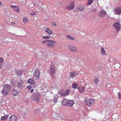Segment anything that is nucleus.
<instances>
[{
	"label": "nucleus",
	"instance_id": "f257e3e1",
	"mask_svg": "<svg viewBox=\"0 0 121 121\" xmlns=\"http://www.w3.org/2000/svg\"><path fill=\"white\" fill-rule=\"evenodd\" d=\"M54 63L52 62L49 67V69L48 71V72L51 76L54 75L55 73V69L54 67Z\"/></svg>",
	"mask_w": 121,
	"mask_h": 121
},
{
	"label": "nucleus",
	"instance_id": "f03ea898",
	"mask_svg": "<svg viewBox=\"0 0 121 121\" xmlns=\"http://www.w3.org/2000/svg\"><path fill=\"white\" fill-rule=\"evenodd\" d=\"M11 88V86L8 84L5 85L3 87V89L2 91V94L5 96L7 95L9 92Z\"/></svg>",
	"mask_w": 121,
	"mask_h": 121
},
{
	"label": "nucleus",
	"instance_id": "7ed1b4c3",
	"mask_svg": "<svg viewBox=\"0 0 121 121\" xmlns=\"http://www.w3.org/2000/svg\"><path fill=\"white\" fill-rule=\"evenodd\" d=\"M40 95L37 93H35L30 97L31 99L35 100L38 103L39 101Z\"/></svg>",
	"mask_w": 121,
	"mask_h": 121
},
{
	"label": "nucleus",
	"instance_id": "20e7f679",
	"mask_svg": "<svg viewBox=\"0 0 121 121\" xmlns=\"http://www.w3.org/2000/svg\"><path fill=\"white\" fill-rule=\"evenodd\" d=\"M40 72L38 69H37L35 71L33 75V77L35 79H38L39 78Z\"/></svg>",
	"mask_w": 121,
	"mask_h": 121
},
{
	"label": "nucleus",
	"instance_id": "39448f33",
	"mask_svg": "<svg viewBox=\"0 0 121 121\" xmlns=\"http://www.w3.org/2000/svg\"><path fill=\"white\" fill-rule=\"evenodd\" d=\"M106 12H105L104 10H102L99 11L98 13V15L99 17L103 18L106 14Z\"/></svg>",
	"mask_w": 121,
	"mask_h": 121
},
{
	"label": "nucleus",
	"instance_id": "423d86ee",
	"mask_svg": "<svg viewBox=\"0 0 121 121\" xmlns=\"http://www.w3.org/2000/svg\"><path fill=\"white\" fill-rule=\"evenodd\" d=\"M113 26L115 27L117 31H118L120 30L121 26L119 22H116L113 24Z\"/></svg>",
	"mask_w": 121,
	"mask_h": 121
},
{
	"label": "nucleus",
	"instance_id": "0eeeda50",
	"mask_svg": "<svg viewBox=\"0 0 121 121\" xmlns=\"http://www.w3.org/2000/svg\"><path fill=\"white\" fill-rule=\"evenodd\" d=\"M94 101L92 99H90L88 100L86 102V104L89 106L92 105L94 104Z\"/></svg>",
	"mask_w": 121,
	"mask_h": 121
},
{
	"label": "nucleus",
	"instance_id": "6e6552de",
	"mask_svg": "<svg viewBox=\"0 0 121 121\" xmlns=\"http://www.w3.org/2000/svg\"><path fill=\"white\" fill-rule=\"evenodd\" d=\"M114 12L117 15L121 14V7H118L116 8L114 10Z\"/></svg>",
	"mask_w": 121,
	"mask_h": 121
},
{
	"label": "nucleus",
	"instance_id": "1a4fd4ad",
	"mask_svg": "<svg viewBox=\"0 0 121 121\" xmlns=\"http://www.w3.org/2000/svg\"><path fill=\"white\" fill-rule=\"evenodd\" d=\"M27 82L30 84L31 85L35 86L36 85L35 81L32 78H30L28 80Z\"/></svg>",
	"mask_w": 121,
	"mask_h": 121
},
{
	"label": "nucleus",
	"instance_id": "9d476101",
	"mask_svg": "<svg viewBox=\"0 0 121 121\" xmlns=\"http://www.w3.org/2000/svg\"><path fill=\"white\" fill-rule=\"evenodd\" d=\"M22 85L23 82L22 81L20 80H19L18 83L16 84L15 86H17V87L19 88H20L22 87Z\"/></svg>",
	"mask_w": 121,
	"mask_h": 121
},
{
	"label": "nucleus",
	"instance_id": "9b49d317",
	"mask_svg": "<svg viewBox=\"0 0 121 121\" xmlns=\"http://www.w3.org/2000/svg\"><path fill=\"white\" fill-rule=\"evenodd\" d=\"M53 41V42L49 41L48 42V43L47 44V47H52L54 46L55 44L54 43H55V42L54 41Z\"/></svg>",
	"mask_w": 121,
	"mask_h": 121
},
{
	"label": "nucleus",
	"instance_id": "f8f14e48",
	"mask_svg": "<svg viewBox=\"0 0 121 121\" xmlns=\"http://www.w3.org/2000/svg\"><path fill=\"white\" fill-rule=\"evenodd\" d=\"M74 4L73 3L71 4L66 8V9L68 10H72L74 8Z\"/></svg>",
	"mask_w": 121,
	"mask_h": 121
},
{
	"label": "nucleus",
	"instance_id": "ddd939ff",
	"mask_svg": "<svg viewBox=\"0 0 121 121\" xmlns=\"http://www.w3.org/2000/svg\"><path fill=\"white\" fill-rule=\"evenodd\" d=\"M70 92V90L69 89L66 90L65 91H63L61 94V95L62 96H66L68 95Z\"/></svg>",
	"mask_w": 121,
	"mask_h": 121
},
{
	"label": "nucleus",
	"instance_id": "4468645a",
	"mask_svg": "<svg viewBox=\"0 0 121 121\" xmlns=\"http://www.w3.org/2000/svg\"><path fill=\"white\" fill-rule=\"evenodd\" d=\"M17 118L16 116L14 115H12L9 118V120L10 121H16Z\"/></svg>",
	"mask_w": 121,
	"mask_h": 121
},
{
	"label": "nucleus",
	"instance_id": "2eb2a0df",
	"mask_svg": "<svg viewBox=\"0 0 121 121\" xmlns=\"http://www.w3.org/2000/svg\"><path fill=\"white\" fill-rule=\"evenodd\" d=\"M69 48L70 49V51L73 52H76L77 50L76 48L74 46H70L69 47Z\"/></svg>",
	"mask_w": 121,
	"mask_h": 121
},
{
	"label": "nucleus",
	"instance_id": "dca6fc26",
	"mask_svg": "<svg viewBox=\"0 0 121 121\" xmlns=\"http://www.w3.org/2000/svg\"><path fill=\"white\" fill-rule=\"evenodd\" d=\"M74 104V101L73 100H68L67 106H68L71 107L73 106Z\"/></svg>",
	"mask_w": 121,
	"mask_h": 121
},
{
	"label": "nucleus",
	"instance_id": "f3484780",
	"mask_svg": "<svg viewBox=\"0 0 121 121\" xmlns=\"http://www.w3.org/2000/svg\"><path fill=\"white\" fill-rule=\"evenodd\" d=\"M77 74V72L75 71L72 72L70 74V76L71 78H73Z\"/></svg>",
	"mask_w": 121,
	"mask_h": 121
},
{
	"label": "nucleus",
	"instance_id": "a211bd4d",
	"mask_svg": "<svg viewBox=\"0 0 121 121\" xmlns=\"http://www.w3.org/2000/svg\"><path fill=\"white\" fill-rule=\"evenodd\" d=\"M18 91L15 89H13L12 91V94L13 95L15 96L17 95H18Z\"/></svg>",
	"mask_w": 121,
	"mask_h": 121
},
{
	"label": "nucleus",
	"instance_id": "6ab92c4d",
	"mask_svg": "<svg viewBox=\"0 0 121 121\" xmlns=\"http://www.w3.org/2000/svg\"><path fill=\"white\" fill-rule=\"evenodd\" d=\"M17 82V80L14 79L11 80L10 81V84L12 86H16V84L15 83Z\"/></svg>",
	"mask_w": 121,
	"mask_h": 121
},
{
	"label": "nucleus",
	"instance_id": "aec40b11",
	"mask_svg": "<svg viewBox=\"0 0 121 121\" xmlns=\"http://www.w3.org/2000/svg\"><path fill=\"white\" fill-rule=\"evenodd\" d=\"M68 100L66 99H64L61 102V105H67V104Z\"/></svg>",
	"mask_w": 121,
	"mask_h": 121
},
{
	"label": "nucleus",
	"instance_id": "412c9836",
	"mask_svg": "<svg viewBox=\"0 0 121 121\" xmlns=\"http://www.w3.org/2000/svg\"><path fill=\"white\" fill-rule=\"evenodd\" d=\"M45 31L49 35H50L52 32V31L49 28H47L46 29Z\"/></svg>",
	"mask_w": 121,
	"mask_h": 121
},
{
	"label": "nucleus",
	"instance_id": "4be33fe9",
	"mask_svg": "<svg viewBox=\"0 0 121 121\" xmlns=\"http://www.w3.org/2000/svg\"><path fill=\"white\" fill-rule=\"evenodd\" d=\"M8 117L9 116L8 115H5L4 116L1 117V120L3 121H4L5 120H6Z\"/></svg>",
	"mask_w": 121,
	"mask_h": 121
},
{
	"label": "nucleus",
	"instance_id": "5701e85b",
	"mask_svg": "<svg viewBox=\"0 0 121 121\" xmlns=\"http://www.w3.org/2000/svg\"><path fill=\"white\" fill-rule=\"evenodd\" d=\"M77 9L81 11H83L84 10V8L83 6H81L79 7Z\"/></svg>",
	"mask_w": 121,
	"mask_h": 121
},
{
	"label": "nucleus",
	"instance_id": "b1692460",
	"mask_svg": "<svg viewBox=\"0 0 121 121\" xmlns=\"http://www.w3.org/2000/svg\"><path fill=\"white\" fill-rule=\"evenodd\" d=\"M78 89L79 91L81 92L84 90L85 87H78Z\"/></svg>",
	"mask_w": 121,
	"mask_h": 121
},
{
	"label": "nucleus",
	"instance_id": "393cba45",
	"mask_svg": "<svg viewBox=\"0 0 121 121\" xmlns=\"http://www.w3.org/2000/svg\"><path fill=\"white\" fill-rule=\"evenodd\" d=\"M101 53L102 55H104L105 53V51L103 47L101 48Z\"/></svg>",
	"mask_w": 121,
	"mask_h": 121
},
{
	"label": "nucleus",
	"instance_id": "a878e982",
	"mask_svg": "<svg viewBox=\"0 0 121 121\" xmlns=\"http://www.w3.org/2000/svg\"><path fill=\"white\" fill-rule=\"evenodd\" d=\"M15 72L17 75H18L20 76L22 74V71H20L18 70V71H16Z\"/></svg>",
	"mask_w": 121,
	"mask_h": 121
},
{
	"label": "nucleus",
	"instance_id": "bb28decb",
	"mask_svg": "<svg viewBox=\"0 0 121 121\" xmlns=\"http://www.w3.org/2000/svg\"><path fill=\"white\" fill-rule=\"evenodd\" d=\"M49 41L53 42V40H46L45 41H43L42 42V43H48Z\"/></svg>",
	"mask_w": 121,
	"mask_h": 121
},
{
	"label": "nucleus",
	"instance_id": "cd10ccee",
	"mask_svg": "<svg viewBox=\"0 0 121 121\" xmlns=\"http://www.w3.org/2000/svg\"><path fill=\"white\" fill-rule=\"evenodd\" d=\"M94 82L95 84L96 85L99 82V80L97 78H96L94 80Z\"/></svg>",
	"mask_w": 121,
	"mask_h": 121
},
{
	"label": "nucleus",
	"instance_id": "c85d7f7f",
	"mask_svg": "<svg viewBox=\"0 0 121 121\" xmlns=\"http://www.w3.org/2000/svg\"><path fill=\"white\" fill-rule=\"evenodd\" d=\"M93 1V0H88L87 5H91Z\"/></svg>",
	"mask_w": 121,
	"mask_h": 121
},
{
	"label": "nucleus",
	"instance_id": "c756f323",
	"mask_svg": "<svg viewBox=\"0 0 121 121\" xmlns=\"http://www.w3.org/2000/svg\"><path fill=\"white\" fill-rule=\"evenodd\" d=\"M27 18L26 17H24L23 19V22L24 23H26L27 22Z\"/></svg>",
	"mask_w": 121,
	"mask_h": 121
},
{
	"label": "nucleus",
	"instance_id": "7c9ffc66",
	"mask_svg": "<svg viewBox=\"0 0 121 121\" xmlns=\"http://www.w3.org/2000/svg\"><path fill=\"white\" fill-rule=\"evenodd\" d=\"M78 86L77 84L74 83L72 84V87L73 88H76Z\"/></svg>",
	"mask_w": 121,
	"mask_h": 121
},
{
	"label": "nucleus",
	"instance_id": "2f4dec72",
	"mask_svg": "<svg viewBox=\"0 0 121 121\" xmlns=\"http://www.w3.org/2000/svg\"><path fill=\"white\" fill-rule=\"evenodd\" d=\"M14 10V11L17 12H18L19 10L18 7L17 6H16Z\"/></svg>",
	"mask_w": 121,
	"mask_h": 121
},
{
	"label": "nucleus",
	"instance_id": "473e14b6",
	"mask_svg": "<svg viewBox=\"0 0 121 121\" xmlns=\"http://www.w3.org/2000/svg\"><path fill=\"white\" fill-rule=\"evenodd\" d=\"M66 37L72 40H74V38L71 37V36L70 35H68L66 36Z\"/></svg>",
	"mask_w": 121,
	"mask_h": 121
},
{
	"label": "nucleus",
	"instance_id": "72a5a7b5",
	"mask_svg": "<svg viewBox=\"0 0 121 121\" xmlns=\"http://www.w3.org/2000/svg\"><path fill=\"white\" fill-rule=\"evenodd\" d=\"M43 38L44 39H49L50 38V36H43Z\"/></svg>",
	"mask_w": 121,
	"mask_h": 121
},
{
	"label": "nucleus",
	"instance_id": "f704fd0d",
	"mask_svg": "<svg viewBox=\"0 0 121 121\" xmlns=\"http://www.w3.org/2000/svg\"><path fill=\"white\" fill-rule=\"evenodd\" d=\"M4 61V59L3 58L0 57V64H2V63Z\"/></svg>",
	"mask_w": 121,
	"mask_h": 121
},
{
	"label": "nucleus",
	"instance_id": "c9c22d12",
	"mask_svg": "<svg viewBox=\"0 0 121 121\" xmlns=\"http://www.w3.org/2000/svg\"><path fill=\"white\" fill-rule=\"evenodd\" d=\"M75 33L78 35H80V33L79 32V31L78 30H77L75 31Z\"/></svg>",
	"mask_w": 121,
	"mask_h": 121
},
{
	"label": "nucleus",
	"instance_id": "e433bc0d",
	"mask_svg": "<svg viewBox=\"0 0 121 121\" xmlns=\"http://www.w3.org/2000/svg\"><path fill=\"white\" fill-rule=\"evenodd\" d=\"M117 94L118 98L120 99H121V93L120 92H119Z\"/></svg>",
	"mask_w": 121,
	"mask_h": 121
},
{
	"label": "nucleus",
	"instance_id": "4c0bfd02",
	"mask_svg": "<svg viewBox=\"0 0 121 121\" xmlns=\"http://www.w3.org/2000/svg\"><path fill=\"white\" fill-rule=\"evenodd\" d=\"M37 13V11H35L33 13H30V14L31 15H35Z\"/></svg>",
	"mask_w": 121,
	"mask_h": 121
},
{
	"label": "nucleus",
	"instance_id": "58836bf2",
	"mask_svg": "<svg viewBox=\"0 0 121 121\" xmlns=\"http://www.w3.org/2000/svg\"><path fill=\"white\" fill-rule=\"evenodd\" d=\"M80 33V34H81L82 36H83L85 35V33L84 32H81Z\"/></svg>",
	"mask_w": 121,
	"mask_h": 121
},
{
	"label": "nucleus",
	"instance_id": "ea45409f",
	"mask_svg": "<svg viewBox=\"0 0 121 121\" xmlns=\"http://www.w3.org/2000/svg\"><path fill=\"white\" fill-rule=\"evenodd\" d=\"M52 76V77H51L53 81H55V77L54 76V75Z\"/></svg>",
	"mask_w": 121,
	"mask_h": 121
},
{
	"label": "nucleus",
	"instance_id": "a19ab883",
	"mask_svg": "<svg viewBox=\"0 0 121 121\" xmlns=\"http://www.w3.org/2000/svg\"><path fill=\"white\" fill-rule=\"evenodd\" d=\"M53 100L54 102L55 103H56L57 102V99L56 98H54Z\"/></svg>",
	"mask_w": 121,
	"mask_h": 121
},
{
	"label": "nucleus",
	"instance_id": "79ce46f5",
	"mask_svg": "<svg viewBox=\"0 0 121 121\" xmlns=\"http://www.w3.org/2000/svg\"><path fill=\"white\" fill-rule=\"evenodd\" d=\"M91 11H92V12H95L96 11H97L96 9H91Z\"/></svg>",
	"mask_w": 121,
	"mask_h": 121
},
{
	"label": "nucleus",
	"instance_id": "37998d69",
	"mask_svg": "<svg viewBox=\"0 0 121 121\" xmlns=\"http://www.w3.org/2000/svg\"><path fill=\"white\" fill-rule=\"evenodd\" d=\"M52 25L54 26H55L56 24L54 22H52Z\"/></svg>",
	"mask_w": 121,
	"mask_h": 121
},
{
	"label": "nucleus",
	"instance_id": "c03bdc74",
	"mask_svg": "<svg viewBox=\"0 0 121 121\" xmlns=\"http://www.w3.org/2000/svg\"><path fill=\"white\" fill-rule=\"evenodd\" d=\"M10 6H11V7H12L14 9L16 7V6H16V5L14 6V5H11Z\"/></svg>",
	"mask_w": 121,
	"mask_h": 121
},
{
	"label": "nucleus",
	"instance_id": "a18cd8bd",
	"mask_svg": "<svg viewBox=\"0 0 121 121\" xmlns=\"http://www.w3.org/2000/svg\"><path fill=\"white\" fill-rule=\"evenodd\" d=\"M84 63L83 62V63L82 64H81V65L82 66H83V65H84Z\"/></svg>",
	"mask_w": 121,
	"mask_h": 121
},
{
	"label": "nucleus",
	"instance_id": "49530a36",
	"mask_svg": "<svg viewBox=\"0 0 121 121\" xmlns=\"http://www.w3.org/2000/svg\"><path fill=\"white\" fill-rule=\"evenodd\" d=\"M2 65V64H0V69H1Z\"/></svg>",
	"mask_w": 121,
	"mask_h": 121
},
{
	"label": "nucleus",
	"instance_id": "de8ad7c7",
	"mask_svg": "<svg viewBox=\"0 0 121 121\" xmlns=\"http://www.w3.org/2000/svg\"><path fill=\"white\" fill-rule=\"evenodd\" d=\"M33 90H34L33 89H32V90H31L30 91V92H31V93H32V92H33Z\"/></svg>",
	"mask_w": 121,
	"mask_h": 121
},
{
	"label": "nucleus",
	"instance_id": "09e8293b",
	"mask_svg": "<svg viewBox=\"0 0 121 121\" xmlns=\"http://www.w3.org/2000/svg\"><path fill=\"white\" fill-rule=\"evenodd\" d=\"M1 3L0 2V5L1 4Z\"/></svg>",
	"mask_w": 121,
	"mask_h": 121
},
{
	"label": "nucleus",
	"instance_id": "8fccbe9b",
	"mask_svg": "<svg viewBox=\"0 0 121 121\" xmlns=\"http://www.w3.org/2000/svg\"><path fill=\"white\" fill-rule=\"evenodd\" d=\"M55 80H56H56H55Z\"/></svg>",
	"mask_w": 121,
	"mask_h": 121
}]
</instances>
